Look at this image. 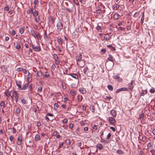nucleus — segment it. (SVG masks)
<instances>
[{
  "label": "nucleus",
  "mask_w": 155,
  "mask_h": 155,
  "mask_svg": "<svg viewBox=\"0 0 155 155\" xmlns=\"http://www.w3.org/2000/svg\"><path fill=\"white\" fill-rule=\"evenodd\" d=\"M87 69L88 70V72L87 75L89 77L92 76L93 75V72L94 70V67L93 64H90L88 67H87Z\"/></svg>",
  "instance_id": "1"
},
{
  "label": "nucleus",
  "mask_w": 155,
  "mask_h": 155,
  "mask_svg": "<svg viewBox=\"0 0 155 155\" xmlns=\"http://www.w3.org/2000/svg\"><path fill=\"white\" fill-rule=\"evenodd\" d=\"M33 16L35 18V21L37 22H38L40 20L39 16L37 17L38 15V12L35 9L34 11V12L32 14Z\"/></svg>",
  "instance_id": "2"
},
{
  "label": "nucleus",
  "mask_w": 155,
  "mask_h": 155,
  "mask_svg": "<svg viewBox=\"0 0 155 155\" xmlns=\"http://www.w3.org/2000/svg\"><path fill=\"white\" fill-rule=\"evenodd\" d=\"M32 49L36 51H39L41 50V48L40 46H35L33 44H31Z\"/></svg>",
  "instance_id": "3"
},
{
  "label": "nucleus",
  "mask_w": 155,
  "mask_h": 155,
  "mask_svg": "<svg viewBox=\"0 0 155 155\" xmlns=\"http://www.w3.org/2000/svg\"><path fill=\"white\" fill-rule=\"evenodd\" d=\"M57 29L59 31H61L63 28V24L60 21L58 22L57 25Z\"/></svg>",
  "instance_id": "4"
},
{
  "label": "nucleus",
  "mask_w": 155,
  "mask_h": 155,
  "mask_svg": "<svg viewBox=\"0 0 155 155\" xmlns=\"http://www.w3.org/2000/svg\"><path fill=\"white\" fill-rule=\"evenodd\" d=\"M82 56L81 54L80 53L79 54L77 55L76 57V59L77 61V64H78V62L79 61H80L82 60Z\"/></svg>",
  "instance_id": "5"
},
{
  "label": "nucleus",
  "mask_w": 155,
  "mask_h": 155,
  "mask_svg": "<svg viewBox=\"0 0 155 155\" xmlns=\"http://www.w3.org/2000/svg\"><path fill=\"white\" fill-rule=\"evenodd\" d=\"M128 91V90L127 88L123 87L115 91V93L117 94L121 91Z\"/></svg>",
  "instance_id": "6"
},
{
  "label": "nucleus",
  "mask_w": 155,
  "mask_h": 155,
  "mask_svg": "<svg viewBox=\"0 0 155 155\" xmlns=\"http://www.w3.org/2000/svg\"><path fill=\"white\" fill-rule=\"evenodd\" d=\"M23 137L21 135H20L17 138V144L18 145H21L22 143Z\"/></svg>",
  "instance_id": "7"
},
{
  "label": "nucleus",
  "mask_w": 155,
  "mask_h": 155,
  "mask_svg": "<svg viewBox=\"0 0 155 155\" xmlns=\"http://www.w3.org/2000/svg\"><path fill=\"white\" fill-rule=\"evenodd\" d=\"M28 85L29 83L28 82H27V83L24 84L23 85V86L21 87V90H24L27 89Z\"/></svg>",
  "instance_id": "8"
},
{
  "label": "nucleus",
  "mask_w": 155,
  "mask_h": 155,
  "mask_svg": "<svg viewBox=\"0 0 155 155\" xmlns=\"http://www.w3.org/2000/svg\"><path fill=\"white\" fill-rule=\"evenodd\" d=\"M79 91L82 94H85L87 92L86 89L83 87L80 88L79 89Z\"/></svg>",
  "instance_id": "9"
},
{
  "label": "nucleus",
  "mask_w": 155,
  "mask_h": 155,
  "mask_svg": "<svg viewBox=\"0 0 155 155\" xmlns=\"http://www.w3.org/2000/svg\"><path fill=\"white\" fill-rule=\"evenodd\" d=\"M68 75H69L71 76L73 78L75 79H78V75L76 74L75 73H71L70 74H67Z\"/></svg>",
  "instance_id": "10"
},
{
  "label": "nucleus",
  "mask_w": 155,
  "mask_h": 155,
  "mask_svg": "<svg viewBox=\"0 0 155 155\" xmlns=\"http://www.w3.org/2000/svg\"><path fill=\"white\" fill-rule=\"evenodd\" d=\"M134 82V81L133 80H131V82L128 85L129 89H130L132 91L133 90V89L134 87V86L133 85Z\"/></svg>",
  "instance_id": "11"
},
{
  "label": "nucleus",
  "mask_w": 155,
  "mask_h": 155,
  "mask_svg": "<svg viewBox=\"0 0 155 155\" xmlns=\"http://www.w3.org/2000/svg\"><path fill=\"white\" fill-rule=\"evenodd\" d=\"M16 84L18 87L17 89L21 90V82L20 81H18L16 82Z\"/></svg>",
  "instance_id": "12"
},
{
  "label": "nucleus",
  "mask_w": 155,
  "mask_h": 155,
  "mask_svg": "<svg viewBox=\"0 0 155 155\" xmlns=\"http://www.w3.org/2000/svg\"><path fill=\"white\" fill-rule=\"evenodd\" d=\"M1 68L3 71L5 72H7V67L5 65H2L1 66Z\"/></svg>",
  "instance_id": "13"
},
{
  "label": "nucleus",
  "mask_w": 155,
  "mask_h": 155,
  "mask_svg": "<svg viewBox=\"0 0 155 155\" xmlns=\"http://www.w3.org/2000/svg\"><path fill=\"white\" fill-rule=\"evenodd\" d=\"M12 91H9V90L7 89L6 90L5 92V94L6 96H11V94L12 92Z\"/></svg>",
  "instance_id": "14"
},
{
  "label": "nucleus",
  "mask_w": 155,
  "mask_h": 155,
  "mask_svg": "<svg viewBox=\"0 0 155 155\" xmlns=\"http://www.w3.org/2000/svg\"><path fill=\"white\" fill-rule=\"evenodd\" d=\"M109 122L113 124L115 123V120L114 117H110L109 118Z\"/></svg>",
  "instance_id": "15"
},
{
  "label": "nucleus",
  "mask_w": 155,
  "mask_h": 155,
  "mask_svg": "<svg viewBox=\"0 0 155 155\" xmlns=\"http://www.w3.org/2000/svg\"><path fill=\"white\" fill-rule=\"evenodd\" d=\"M19 94H18L16 91H15V92L14 94V97L15 98V102L16 103H17L18 101V97H19Z\"/></svg>",
  "instance_id": "16"
},
{
  "label": "nucleus",
  "mask_w": 155,
  "mask_h": 155,
  "mask_svg": "<svg viewBox=\"0 0 155 155\" xmlns=\"http://www.w3.org/2000/svg\"><path fill=\"white\" fill-rule=\"evenodd\" d=\"M111 38V36L108 34H106L104 37V39L108 41Z\"/></svg>",
  "instance_id": "17"
},
{
  "label": "nucleus",
  "mask_w": 155,
  "mask_h": 155,
  "mask_svg": "<svg viewBox=\"0 0 155 155\" xmlns=\"http://www.w3.org/2000/svg\"><path fill=\"white\" fill-rule=\"evenodd\" d=\"M110 114L114 117H116L117 115L116 112L114 110H112L110 111Z\"/></svg>",
  "instance_id": "18"
},
{
  "label": "nucleus",
  "mask_w": 155,
  "mask_h": 155,
  "mask_svg": "<svg viewBox=\"0 0 155 155\" xmlns=\"http://www.w3.org/2000/svg\"><path fill=\"white\" fill-rule=\"evenodd\" d=\"M57 40L58 42L60 44L62 45L63 42V40L62 39L60 38H57Z\"/></svg>",
  "instance_id": "19"
},
{
  "label": "nucleus",
  "mask_w": 155,
  "mask_h": 155,
  "mask_svg": "<svg viewBox=\"0 0 155 155\" xmlns=\"http://www.w3.org/2000/svg\"><path fill=\"white\" fill-rule=\"evenodd\" d=\"M35 140L36 141H38L40 140V137L38 134H37L36 135L35 137Z\"/></svg>",
  "instance_id": "20"
},
{
  "label": "nucleus",
  "mask_w": 155,
  "mask_h": 155,
  "mask_svg": "<svg viewBox=\"0 0 155 155\" xmlns=\"http://www.w3.org/2000/svg\"><path fill=\"white\" fill-rule=\"evenodd\" d=\"M0 106L1 107H2V109L3 110V108L5 107V103L4 101L1 102L0 104Z\"/></svg>",
  "instance_id": "21"
},
{
  "label": "nucleus",
  "mask_w": 155,
  "mask_h": 155,
  "mask_svg": "<svg viewBox=\"0 0 155 155\" xmlns=\"http://www.w3.org/2000/svg\"><path fill=\"white\" fill-rule=\"evenodd\" d=\"M147 90H143L141 92L140 96H143L145 94H147Z\"/></svg>",
  "instance_id": "22"
},
{
  "label": "nucleus",
  "mask_w": 155,
  "mask_h": 155,
  "mask_svg": "<svg viewBox=\"0 0 155 155\" xmlns=\"http://www.w3.org/2000/svg\"><path fill=\"white\" fill-rule=\"evenodd\" d=\"M31 33V35H32L35 37V35L36 34V32L34 30H31L30 31Z\"/></svg>",
  "instance_id": "23"
},
{
  "label": "nucleus",
  "mask_w": 155,
  "mask_h": 155,
  "mask_svg": "<svg viewBox=\"0 0 155 155\" xmlns=\"http://www.w3.org/2000/svg\"><path fill=\"white\" fill-rule=\"evenodd\" d=\"M97 147L98 148L99 150H101L103 148V146L101 144L99 143L97 145Z\"/></svg>",
  "instance_id": "24"
},
{
  "label": "nucleus",
  "mask_w": 155,
  "mask_h": 155,
  "mask_svg": "<svg viewBox=\"0 0 155 155\" xmlns=\"http://www.w3.org/2000/svg\"><path fill=\"white\" fill-rule=\"evenodd\" d=\"M119 16L118 14L115 13L113 15V17L115 19H117L119 18Z\"/></svg>",
  "instance_id": "25"
},
{
  "label": "nucleus",
  "mask_w": 155,
  "mask_h": 155,
  "mask_svg": "<svg viewBox=\"0 0 155 155\" xmlns=\"http://www.w3.org/2000/svg\"><path fill=\"white\" fill-rule=\"evenodd\" d=\"M25 28L24 27H21L19 29V32L21 34H22L24 32Z\"/></svg>",
  "instance_id": "26"
},
{
  "label": "nucleus",
  "mask_w": 155,
  "mask_h": 155,
  "mask_svg": "<svg viewBox=\"0 0 155 155\" xmlns=\"http://www.w3.org/2000/svg\"><path fill=\"white\" fill-rule=\"evenodd\" d=\"M44 37L45 39L46 40H47V39H48V35L47 34V32H46V30H45V31Z\"/></svg>",
  "instance_id": "27"
},
{
  "label": "nucleus",
  "mask_w": 155,
  "mask_h": 155,
  "mask_svg": "<svg viewBox=\"0 0 155 155\" xmlns=\"http://www.w3.org/2000/svg\"><path fill=\"white\" fill-rule=\"evenodd\" d=\"M42 74L43 73L41 71H38L37 72V75L39 77H40L41 76Z\"/></svg>",
  "instance_id": "28"
},
{
  "label": "nucleus",
  "mask_w": 155,
  "mask_h": 155,
  "mask_svg": "<svg viewBox=\"0 0 155 155\" xmlns=\"http://www.w3.org/2000/svg\"><path fill=\"white\" fill-rule=\"evenodd\" d=\"M107 87L108 89L109 90H110V91H112L113 90V88L111 85H108Z\"/></svg>",
  "instance_id": "29"
},
{
  "label": "nucleus",
  "mask_w": 155,
  "mask_h": 155,
  "mask_svg": "<svg viewBox=\"0 0 155 155\" xmlns=\"http://www.w3.org/2000/svg\"><path fill=\"white\" fill-rule=\"evenodd\" d=\"M21 48V46L20 44L18 42H17V45L16 46V48L19 50L20 48Z\"/></svg>",
  "instance_id": "30"
},
{
  "label": "nucleus",
  "mask_w": 155,
  "mask_h": 155,
  "mask_svg": "<svg viewBox=\"0 0 155 155\" xmlns=\"http://www.w3.org/2000/svg\"><path fill=\"white\" fill-rule=\"evenodd\" d=\"M21 110L20 108H17L16 109V112L17 114H19L21 113Z\"/></svg>",
  "instance_id": "31"
},
{
  "label": "nucleus",
  "mask_w": 155,
  "mask_h": 155,
  "mask_svg": "<svg viewBox=\"0 0 155 155\" xmlns=\"http://www.w3.org/2000/svg\"><path fill=\"white\" fill-rule=\"evenodd\" d=\"M61 94L60 92H57L55 93L54 96L55 97H56V99H57V97H58Z\"/></svg>",
  "instance_id": "32"
},
{
  "label": "nucleus",
  "mask_w": 155,
  "mask_h": 155,
  "mask_svg": "<svg viewBox=\"0 0 155 155\" xmlns=\"http://www.w3.org/2000/svg\"><path fill=\"white\" fill-rule=\"evenodd\" d=\"M114 79H115L116 80V79H119V80H120V81H122V79L121 78H120V77L117 76V75H114Z\"/></svg>",
  "instance_id": "33"
},
{
  "label": "nucleus",
  "mask_w": 155,
  "mask_h": 155,
  "mask_svg": "<svg viewBox=\"0 0 155 155\" xmlns=\"http://www.w3.org/2000/svg\"><path fill=\"white\" fill-rule=\"evenodd\" d=\"M53 58L54 60H56L58 59V57L57 55L56 54H54L53 55Z\"/></svg>",
  "instance_id": "34"
},
{
  "label": "nucleus",
  "mask_w": 155,
  "mask_h": 155,
  "mask_svg": "<svg viewBox=\"0 0 155 155\" xmlns=\"http://www.w3.org/2000/svg\"><path fill=\"white\" fill-rule=\"evenodd\" d=\"M101 141L102 142H105L106 143H109V141H107L106 140H105L103 139L102 137H101Z\"/></svg>",
  "instance_id": "35"
},
{
  "label": "nucleus",
  "mask_w": 155,
  "mask_h": 155,
  "mask_svg": "<svg viewBox=\"0 0 155 155\" xmlns=\"http://www.w3.org/2000/svg\"><path fill=\"white\" fill-rule=\"evenodd\" d=\"M108 60L112 62H113V58L112 56L111 55H109V57L108 58Z\"/></svg>",
  "instance_id": "36"
},
{
  "label": "nucleus",
  "mask_w": 155,
  "mask_h": 155,
  "mask_svg": "<svg viewBox=\"0 0 155 155\" xmlns=\"http://www.w3.org/2000/svg\"><path fill=\"white\" fill-rule=\"evenodd\" d=\"M34 3L35 5H38L39 4V2L38 0H34Z\"/></svg>",
  "instance_id": "37"
},
{
  "label": "nucleus",
  "mask_w": 155,
  "mask_h": 155,
  "mask_svg": "<svg viewBox=\"0 0 155 155\" xmlns=\"http://www.w3.org/2000/svg\"><path fill=\"white\" fill-rule=\"evenodd\" d=\"M88 72V70L87 69V67H86L84 70V72L85 74L87 75Z\"/></svg>",
  "instance_id": "38"
},
{
  "label": "nucleus",
  "mask_w": 155,
  "mask_h": 155,
  "mask_svg": "<svg viewBox=\"0 0 155 155\" xmlns=\"http://www.w3.org/2000/svg\"><path fill=\"white\" fill-rule=\"evenodd\" d=\"M42 91V87H39L38 89V92L39 93H41Z\"/></svg>",
  "instance_id": "39"
},
{
  "label": "nucleus",
  "mask_w": 155,
  "mask_h": 155,
  "mask_svg": "<svg viewBox=\"0 0 155 155\" xmlns=\"http://www.w3.org/2000/svg\"><path fill=\"white\" fill-rule=\"evenodd\" d=\"M117 153L120 154H122L124 153L123 151L121 150H117Z\"/></svg>",
  "instance_id": "40"
},
{
  "label": "nucleus",
  "mask_w": 155,
  "mask_h": 155,
  "mask_svg": "<svg viewBox=\"0 0 155 155\" xmlns=\"http://www.w3.org/2000/svg\"><path fill=\"white\" fill-rule=\"evenodd\" d=\"M35 38H37L38 40L40 39V34L38 33L36 35H35Z\"/></svg>",
  "instance_id": "41"
},
{
  "label": "nucleus",
  "mask_w": 155,
  "mask_h": 155,
  "mask_svg": "<svg viewBox=\"0 0 155 155\" xmlns=\"http://www.w3.org/2000/svg\"><path fill=\"white\" fill-rule=\"evenodd\" d=\"M34 12V11H33V8H31L30 10L29 11V13H28V11L27 12V13H28V14H30V13H32V14H33V12Z\"/></svg>",
  "instance_id": "42"
},
{
  "label": "nucleus",
  "mask_w": 155,
  "mask_h": 155,
  "mask_svg": "<svg viewBox=\"0 0 155 155\" xmlns=\"http://www.w3.org/2000/svg\"><path fill=\"white\" fill-rule=\"evenodd\" d=\"M82 98V97L81 96L79 95L78 97V100L79 101H81Z\"/></svg>",
  "instance_id": "43"
},
{
  "label": "nucleus",
  "mask_w": 155,
  "mask_h": 155,
  "mask_svg": "<svg viewBox=\"0 0 155 155\" xmlns=\"http://www.w3.org/2000/svg\"><path fill=\"white\" fill-rule=\"evenodd\" d=\"M55 64L57 65H58L60 64V61L58 59L54 60Z\"/></svg>",
  "instance_id": "44"
},
{
  "label": "nucleus",
  "mask_w": 155,
  "mask_h": 155,
  "mask_svg": "<svg viewBox=\"0 0 155 155\" xmlns=\"http://www.w3.org/2000/svg\"><path fill=\"white\" fill-rule=\"evenodd\" d=\"M65 9L69 12H72V10L71 9L69 8H65Z\"/></svg>",
  "instance_id": "45"
},
{
  "label": "nucleus",
  "mask_w": 155,
  "mask_h": 155,
  "mask_svg": "<svg viewBox=\"0 0 155 155\" xmlns=\"http://www.w3.org/2000/svg\"><path fill=\"white\" fill-rule=\"evenodd\" d=\"M73 125L72 124H70L69 125V127L71 130H72V128L73 127Z\"/></svg>",
  "instance_id": "46"
},
{
  "label": "nucleus",
  "mask_w": 155,
  "mask_h": 155,
  "mask_svg": "<svg viewBox=\"0 0 155 155\" xmlns=\"http://www.w3.org/2000/svg\"><path fill=\"white\" fill-rule=\"evenodd\" d=\"M15 91H13L12 92V93H11V94H12V95H11V96H11V98H12V100H13V97L14 96V94H15Z\"/></svg>",
  "instance_id": "47"
},
{
  "label": "nucleus",
  "mask_w": 155,
  "mask_h": 155,
  "mask_svg": "<svg viewBox=\"0 0 155 155\" xmlns=\"http://www.w3.org/2000/svg\"><path fill=\"white\" fill-rule=\"evenodd\" d=\"M48 74V72H46L45 73V74L44 75L45 76V77H49L50 76V75L49 74Z\"/></svg>",
  "instance_id": "48"
},
{
  "label": "nucleus",
  "mask_w": 155,
  "mask_h": 155,
  "mask_svg": "<svg viewBox=\"0 0 155 155\" xmlns=\"http://www.w3.org/2000/svg\"><path fill=\"white\" fill-rule=\"evenodd\" d=\"M74 2L77 5H79V3L78 0H73Z\"/></svg>",
  "instance_id": "49"
},
{
  "label": "nucleus",
  "mask_w": 155,
  "mask_h": 155,
  "mask_svg": "<svg viewBox=\"0 0 155 155\" xmlns=\"http://www.w3.org/2000/svg\"><path fill=\"white\" fill-rule=\"evenodd\" d=\"M62 86L63 88L65 89L66 88V86L65 83L62 84Z\"/></svg>",
  "instance_id": "50"
},
{
  "label": "nucleus",
  "mask_w": 155,
  "mask_h": 155,
  "mask_svg": "<svg viewBox=\"0 0 155 155\" xmlns=\"http://www.w3.org/2000/svg\"><path fill=\"white\" fill-rule=\"evenodd\" d=\"M144 117V114L143 113H142L141 114H140L139 116V118L140 119H142Z\"/></svg>",
  "instance_id": "51"
},
{
  "label": "nucleus",
  "mask_w": 155,
  "mask_h": 155,
  "mask_svg": "<svg viewBox=\"0 0 155 155\" xmlns=\"http://www.w3.org/2000/svg\"><path fill=\"white\" fill-rule=\"evenodd\" d=\"M111 133H110L108 134L107 136V139H109L111 137Z\"/></svg>",
  "instance_id": "52"
},
{
  "label": "nucleus",
  "mask_w": 155,
  "mask_h": 155,
  "mask_svg": "<svg viewBox=\"0 0 155 155\" xmlns=\"http://www.w3.org/2000/svg\"><path fill=\"white\" fill-rule=\"evenodd\" d=\"M144 12H143V14L142 15V16L141 19V20H144Z\"/></svg>",
  "instance_id": "53"
},
{
  "label": "nucleus",
  "mask_w": 155,
  "mask_h": 155,
  "mask_svg": "<svg viewBox=\"0 0 155 155\" xmlns=\"http://www.w3.org/2000/svg\"><path fill=\"white\" fill-rule=\"evenodd\" d=\"M150 91L151 93H154L155 92V90L153 89H151L150 90Z\"/></svg>",
  "instance_id": "54"
},
{
  "label": "nucleus",
  "mask_w": 155,
  "mask_h": 155,
  "mask_svg": "<svg viewBox=\"0 0 155 155\" xmlns=\"http://www.w3.org/2000/svg\"><path fill=\"white\" fill-rule=\"evenodd\" d=\"M4 10L6 11H8L9 10V8L8 7V6H5L4 8Z\"/></svg>",
  "instance_id": "55"
},
{
  "label": "nucleus",
  "mask_w": 155,
  "mask_h": 155,
  "mask_svg": "<svg viewBox=\"0 0 155 155\" xmlns=\"http://www.w3.org/2000/svg\"><path fill=\"white\" fill-rule=\"evenodd\" d=\"M71 93L72 95H74L75 93V91L74 90H71Z\"/></svg>",
  "instance_id": "56"
},
{
  "label": "nucleus",
  "mask_w": 155,
  "mask_h": 155,
  "mask_svg": "<svg viewBox=\"0 0 155 155\" xmlns=\"http://www.w3.org/2000/svg\"><path fill=\"white\" fill-rule=\"evenodd\" d=\"M68 122V120L67 119L65 118L63 120V123L64 124Z\"/></svg>",
  "instance_id": "57"
},
{
  "label": "nucleus",
  "mask_w": 155,
  "mask_h": 155,
  "mask_svg": "<svg viewBox=\"0 0 155 155\" xmlns=\"http://www.w3.org/2000/svg\"><path fill=\"white\" fill-rule=\"evenodd\" d=\"M23 69V68H18L17 69V71H22Z\"/></svg>",
  "instance_id": "58"
},
{
  "label": "nucleus",
  "mask_w": 155,
  "mask_h": 155,
  "mask_svg": "<svg viewBox=\"0 0 155 155\" xmlns=\"http://www.w3.org/2000/svg\"><path fill=\"white\" fill-rule=\"evenodd\" d=\"M21 102L23 104H25L26 103L25 100L24 99H21Z\"/></svg>",
  "instance_id": "59"
},
{
  "label": "nucleus",
  "mask_w": 155,
  "mask_h": 155,
  "mask_svg": "<svg viewBox=\"0 0 155 155\" xmlns=\"http://www.w3.org/2000/svg\"><path fill=\"white\" fill-rule=\"evenodd\" d=\"M54 106L55 107H56V108H58L59 105L57 103H55L54 104Z\"/></svg>",
  "instance_id": "60"
},
{
  "label": "nucleus",
  "mask_w": 155,
  "mask_h": 155,
  "mask_svg": "<svg viewBox=\"0 0 155 155\" xmlns=\"http://www.w3.org/2000/svg\"><path fill=\"white\" fill-rule=\"evenodd\" d=\"M139 15V13L138 12H136L135 13L134 16L135 17H137Z\"/></svg>",
  "instance_id": "61"
},
{
  "label": "nucleus",
  "mask_w": 155,
  "mask_h": 155,
  "mask_svg": "<svg viewBox=\"0 0 155 155\" xmlns=\"http://www.w3.org/2000/svg\"><path fill=\"white\" fill-rule=\"evenodd\" d=\"M14 138L13 136L11 135L9 137V139L11 141H12Z\"/></svg>",
  "instance_id": "62"
},
{
  "label": "nucleus",
  "mask_w": 155,
  "mask_h": 155,
  "mask_svg": "<svg viewBox=\"0 0 155 155\" xmlns=\"http://www.w3.org/2000/svg\"><path fill=\"white\" fill-rule=\"evenodd\" d=\"M147 146L148 148H150V147H151V143H148L147 144Z\"/></svg>",
  "instance_id": "63"
},
{
  "label": "nucleus",
  "mask_w": 155,
  "mask_h": 155,
  "mask_svg": "<svg viewBox=\"0 0 155 155\" xmlns=\"http://www.w3.org/2000/svg\"><path fill=\"white\" fill-rule=\"evenodd\" d=\"M55 65L54 64H53L52 66H51V69H53V70H54L55 68Z\"/></svg>",
  "instance_id": "64"
}]
</instances>
